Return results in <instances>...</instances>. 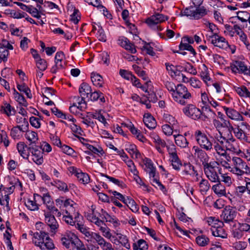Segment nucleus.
<instances>
[{
    "instance_id": "obj_5",
    "label": "nucleus",
    "mask_w": 250,
    "mask_h": 250,
    "mask_svg": "<svg viewBox=\"0 0 250 250\" xmlns=\"http://www.w3.org/2000/svg\"><path fill=\"white\" fill-rule=\"evenodd\" d=\"M217 162H210L208 165L203 167L204 171L207 178L212 182H220L219 176L215 169Z\"/></svg>"
},
{
    "instance_id": "obj_30",
    "label": "nucleus",
    "mask_w": 250,
    "mask_h": 250,
    "mask_svg": "<svg viewBox=\"0 0 250 250\" xmlns=\"http://www.w3.org/2000/svg\"><path fill=\"white\" fill-rule=\"evenodd\" d=\"M212 189L219 196H225L226 194L225 188L220 183L213 186Z\"/></svg>"
},
{
    "instance_id": "obj_34",
    "label": "nucleus",
    "mask_w": 250,
    "mask_h": 250,
    "mask_svg": "<svg viewBox=\"0 0 250 250\" xmlns=\"http://www.w3.org/2000/svg\"><path fill=\"white\" fill-rule=\"evenodd\" d=\"M68 7L69 8H71L72 9H74L73 13L71 15L70 20L75 24L78 23L81 19L79 10L76 9L75 7L71 4Z\"/></svg>"
},
{
    "instance_id": "obj_21",
    "label": "nucleus",
    "mask_w": 250,
    "mask_h": 250,
    "mask_svg": "<svg viewBox=\"0 0 250 250\" xmlns=\"http://www.w3.org/2000/svg\"><path fill=\"white\" fill-rule=\"evenodd\" d=\"M17 148L20 155L24 159H28L29 154V148L27 147L24 142H21L18 143Z\"/></svg>"
},
{
    "instance_id": "obj_15",
    "label": "nucleus",
    "mask_w": 250,
    "mask_h": 250,
    "mask_svg": "<svg viewBox=\"0 0 250 250\" xmlns=\"http://www.w3.org/2000/svg\"><path fill=\"white\" fill-rule=\"evenodd\" d=\"M227 141L224 146L225 149L236 152L238 150V146L235 139L232 137L231 132L227 133Z\"/></svg>"
},
{
    "instance_id": "obj_28",
    "label": "nucleus",
    "mask_w": 250,
    "mask_h": 250,
    "mask_svg": "<svg viewBox=\"0 0 250 250\" xmlns=\"http://www.w3.org/2000/svg\"><path fill=\"white\" fill-rule=\"evenodd\" d=\"M117 235L118 236V239L119 243L127 250H129L130 249V245L127 236L121 233H118Z\"/></svg>"
},
{
    "instance_id": "obj_23",
    "label": "nucleus",
    "mask_w": 250,
    "mask_h": 250,
    "mask_svg": "<svg viewBox=\"0 0 250 250\" xmlns=\"http://www.w3.org/2000/svg\"><path fill=\"white\" fill-rule=\"evenodd\" d=\"M143 121L148 128L153 129L155 128L156 122L154 118L150 115L147 114L146 116L145 115Z\"/></svg>"
},
{
    "instance_id": "obj_64",
    "label": "nucleus",
    "mask_w": 250,
    "mask_h": 250,
    "mask_svg": "<svg viewBox=\"0 0 250 250\" xmlns=\"http://www.w3.org/2000/svg\"><path fill=\"white\" fill-rule=\"evenodd\" d=\"M185 172L192 176H198V172L195 170L194 167L191 165L188 166L187 168L185 170Z\"/></svg>"
},
{
    "instance_id": "obj_61",
    "label": "nucleus",
    "mask_w": 250,
    "mask_h": 250,
    "mask_svg": "<svg viewBox=\"0 0 250 250\" xmlns=\"http://www.w3.org/2000/svg\"><path fill=\"white\" fill-rule=\"evenodd\" d=\"M133 67L139 76L142 77L144 80H146L147 79L145 71L142 70L140 67L136 64H134L133 65Z\"/></svg>"
},
{
    "instance_id": "obj_60",
    "label": "nucleus",
    "mask_w": 250,
    "mask_h": 250,
    "mask_svg": "<svg viewBox=\"0 0 250 250\" xmlns=\"http://www.w3.org/2000/svg\"><path fill=\"white\" fill-rule=\"evenodd\" d=\"M208 222L209 225L211 226V228H213V226H217L218 225H223V222L219 221L218 219H215V218L213 217H209L208 220Z\"/></svg>"
},
{
    "instance_id": "obj_4",
    "label": "nucleus",
    "mask_w": 250,
    "mask_h": 250,
    "mask_svg": "<svg viewBox=\"0 0 250 250\" xmlns=\"http://www.w3.org/2000/svg\"><path fill=\"white\" fill-rule=\"evenodd\" d=\"M194 137L197 144L202 149L206 151H211L213 149L212 143L201 130H196L194 132Z\"/></svg>"
},
{
    "instance_id": "obj_41",
    "label": "nucleus",
    "mask_w": 250,
    "mask_h": 250,
    "mask_svg": "<svg viewBox=\"0 0 250 250\" xmlns=\"http://www.w3.org/2000/svg\"><path fill=\"white\" fill-rule=\"evenodd\" d=\"M237 93L241 97H246L250 98V92L245 86L238 87L235 88Z\"/></svg>"
},
{
    "instance_id": "obj_16",
    "label": "nucleus",
    "mask_w": 250,
    "mask_h": 250,
    "mask_svg": "<svg viewBox=\"0 0 250 250\" xmlns=\"http://www.w3.org/2000/svg\"><path fill=\"white\" fill-rule=\"evenodd\" d=\"M45 221L50 228L52 232L55 231L59 227V224L54 215H51L50 212L44 213Z\"/></svg>"
},
{
    "instance_id": "obj_43",
    "label": "nucleus",
    "mask_w": 250,
    "mask_h": 250,
    "mask_svg": "<svg viewBox=\"0 0 250 250\" xmlns=\"http://www.w3.org/2000/svg\"><path fill=\"white\" fill-rule=\"evenodd\" d=\"M196 241L199 246L201 247H205L208 244L209 239L205 235H202L198 236L196 239Z\"/></svg>"
},
{
    "instance_id": "obj_29",
    "label": "nucleus",
    "mask_w": 250,
    "mask_h": 250,
    "mask_svg": "<svg viewBox=\"0 0 250 250\" xmlns=\"http://www.w3.org/2000/svg\"><path fill=\"white\" fill-rule=\"evenodd\" d=\"M197 7L193 14V18L195 19H199L208 14V10L204 6Z\"/></svg>"
},
{
    "instance_id": "obj_3",
    "label": "nucleus",
    "mask_w": 250,
    "mask_h": 250,
    "mask_svg": "<svg viewBox=\"0 0 250 250\" xmlns=\"http://www.w3.org/2000/svg\"><path fill=\"white\" fill-rule=\"evenodd\" d=\"M233 167L230 171L237 175L241 176L244 173L250 174V168L241 158L234 157L232 159Z\"/></svg>"
},
{
    "instance_id": "obj_10",
    "label": "nucleus",
    "mask_w": 250,
    "mask_h": 250,
    "mask_svg": "<svg viewBox=\"0 0 250 250\" xmlns=\"http://www.w3.org/2000/svg\"><path fill=\"white\" fill-rule=\"evenodd\" d=\"M209 39H211V42L215 46L221 48H227L229 44L226 39L219 36L217 34H214L209 36Z\"/></svg>"
},
{
    "instance_id": "obj_9",
    "label": "nucleus",
    "mask_w": 250,
    "mask_h": 250,
    "mask_svg": "<svg viewBox=\"0 0 250 250\" xmlns=\"http://www.w3.org/2000/svg\"><path fill=\"white\" fill-rule=\"evenodd\" d=\"M193 149L195 151V157L202 162L203 167L209 164V158L205 150L197 146H194Z\"/></svg>"
},
{
    "instance_id": "obj_51",
    "label": "nucleus",
    "mask_w": 250,
    "mask_h": 250,
    "mask_svg": "<svg viewBox=\"0 0 250 250\" xmlns=\"http://www.w3.org/2000/svg\"><path fill=\"white\" fill-rule=\"evenodd\" d=\"M65 65V62H55V64L52 66L50 71L52 73L56 74L59 70L64 69Z\"/></svg>"
},
{
    "instance_id": "obj_32",
    "label": "nucleus",
    "mask_w": 250,
    "mask_h": 250,
    "mask_svg": "<svg viewBox=\"0 0 250 250\" xmlns=\"http://www.w3.org/2000/svg\"><path fill=\"white\" fill-rule=\"evenodd\" d=\"M76 205V204L70 199H66L64 201L63 206L67 208L65 210L66 213L70 214L71 212H74L75 209L73 206Z\"/></svg>"
},
{
    "instance_id": "obj_36",
    "label": "nucleus",
    "mask_w": 250,
    "mask_h": 250,
    "mask_svg": "<svg viewBox=\"0 0 250 250\" xmlns=\"http://www.w3.org/2000/svg\"><path fill=\"white\" fill-rule=\"evenodd\" d=\"M133 212H136L139 210V207L134 200L127 197L125 203Z\"/></svg>"
},
{
    "instance_id": "obj_46",
    "label": "nucleus",
    "mask_w": 250,
    "mask_h": 250,
    "mask_svg": "<svg viewBox=\"0 0 250 250\" xmlns=\"http://www.w3.org/2000/svg\"><path fill=\"white\" fill-rule=\"evenodd\" d=\"M76 101L77 103H74L73 104V106H77V108H79L81 110H83L86 108V104L83 97H77L76 98Z\"/></svg>"
},
{
    "instance_id": "obj_55",
    "label": "nucleus",
    "mask_w": 250,
    "mask_h": 250,
    "mask_svg": "<svg viewBox=\"0 0 250 250\" xmlns=\"http://www.w3.org/2000/svg\"><path fill=\"white\" fill-rule=\"evenodd\" d=\"M42 199L43 203L46 205L47 208H52V205L53 204V201L49 194H44Z\"/></svg>"
},
{
    "instance_id": "obj_24",
    "label": "nucleus",
    "mask_w": 250,
    "mask_h": 250,
    "mask_svg": "<svg viewBox=\"0 0 250 250\" xmlns=\"http://www.w3.org/2000/svg\"><path fill=\"white\" fill-rule=\"evenodd\" d=\"M85 146L88 149V151H85V152L87 154H90L91 152H92L94 154H97L99 156H101L103 155L104 153L103 149L101 147L97 148L88 144H86Z\"/></svg>"
},
{
    "instance_id": "obj_11",
    "label": "nucleus",
    "mask_w": 250,
    "mask_h": 250,
    "mask_svg": "<svg viewBox=\"0 0 250 250\" xmlns=\"http://www.w3.org/2000/svg\"><path fill=\"white\" fill-rule=\"evenodd\" d=\"M80 217L81 219L83 218L82 216L80 215V214L78 212H76V215H75V219L77 223L75 225V226L78 230L84 235L85 239L87 240V239L89 238L92 232L89 230V228H87L82 223H80Z\"/></svg>"
},
{
    "instance_id": "obj_35",
    "label": "nucleus",
    "mask_w": 250,
    "mask_h": 250,
    "mask_svg": "<svg viewBox=\"0 0 250 250\" xmlns=\"http://www.w3.org/2000/svg\"><path fill=\"white\" fill-rule=\"evenodd\" d=\"M200 76L203 81L208 83V81H210L211 79L209 76L208 69L205 64H203L202 67V71L200 73Z\"/></svg>"
},
{
    "instance_id": "obj_58",
    "label": "nucleus",
    "mask_w": 250,
    "mask_h": 250,
    "mask_svg": "<svg viewBox=\"0 0 250 250\" xmlns=\"http://www.w3.org/2000/svg\"><path fill=\"white\" fill-rule=\"evenodd\" d=\"M26 207L31 210H36L39 209L38 205L35 201L28 200L25 203Z\"/></svg>"
},
{
    "instance_id": "obj_14",
    "label": "nucleus",
    "mask_w": 250,
    "mask_h": 250,
    "mask_svg": "<svg viewBox=\"0 0 250 250\" xmlns=\"http://www.w3.org/2000/svg\"><path fill=\"white\" fill-rule=\"evenodd\" d=\"M118 44L122 47L128 50L131 53L134 54L136 52L135 45L130 42L127 38L125 37H120L118 40Z\"/></svg>"
},
{
    "instance_id": "obj_48",
    "label": "nucleus",
    "mask_w": 250,
    "mask_h": 250,
    "mask_svg": "<svg viewBox=\"0 0 250 250\" xmlns=\"http://www.w3.org/2000/svg\"><path fill=\"white\" fill-rule=\"evenodd\" d=\"M250 15L247 11H238L237 12V16L235 17L242 22H246L249 19Z\"/></svg>"
},
{
    "instance_id": "obj_2",
    "label": "nucleus",
    "mask_w": 250,
    "mask_h": 250,
    "mask_svg": "<svg viewBox=\"0 0 250 250\" xmlns=\"http://www.w3.org/2000/svg\"><path fill=\"white\" fill-rule=\"evenodd\" d=\"M173 100L181 105H185L188 100L191 97L190 93L188 88L182 84H178L174 93H171Z\"/></svg>"
},
{
    "instance_id": "obj_49",
    "label": "nucleus",
    "mask_w": 250,
    "mask_h": 250,
    "mask_svg": "<svg viewBox=\"0 0 250 250\" xmlns=\"http://www.w3.org/2000/svg\"><path fill=\"white\" fill-rule=\"evenodd\" d=\"M3 110V112L5 113L7 116H9L15 113V109L11 107L10 104L8 103H4V105L1 106V110Z\"/></svg>"
},
{
    "instance_id": "obj_44",
    "label": "nucleus",
    "mask_w": 250,
    "mask_h": 250,
    "mask_svg": "<svg viewBox=\"0 0 250 250\" xmlns=\"http://www.w3.org/2000/svg\"><path fill=\"white\" fill-rule=\"evenodd\" d=\"M17 88L21 92H24L28 98L30 99L32 98L31 91L25 83H22L21 84H18Z\"/></svg>"
},
{
    "instance_id": "obj_7",
    "label": "nucleus",
    "mask_w": 250,
    "mask_h": 250,
    "mask_svg": "<svg viewBox=\"0 0 250 250\" xmlns=\"http://www.w3.org/2000/svg\"><path fill=\"white\" fill-rule=\"evenodd\" d=\"M168 19V17L163 14L157 13L146 20V22L150 27H156L157 29L160 27L157 24L165 21Z\"/></svg>"
},
{
    "instance_id": "obj_20",
    "label": "nucleus",
    "mask_w": 250,
    "mask_h": 250,
    "mask_svg": "<svg viewBox=\"0 0 250 250\" xmlns=\"http://www.w3.org/2000/svg\"><path fill=\"white\" fill-rule=\"evenodd\" d=\"M173 137L177 146L182 148H186L188 146V142L184 136L176 134H174Z\"/></svg>"
},
{
    "instance_id": "obj_62",
    "label": "nucleus",
    "mask_w": 250,
    "mask_h": 250,
    "mask_svg": "<svg viewBox=\"0 0 250 250\" xmlns=\"http://www.w3.org/2000/svg\"><path fill=\"white\" fill-rule=\"evenodd\" d=\"M54 185L61 190H63L65 192L68 191V188L66 184L61 181H55Z\"/></svg>"
},
{
    "instance_id": "obj_50",
    "label": "nucleus",
    "mask_w": 250,
    "mask_h": 250,
    "mask_svg": "<svg viewBox=\"0 0 250 250\" xmlns=\"http://www.w3.org/2000/svg\"><path fill=\"white\" fill-rule=\"evenodd\" d=\"M150 179L151 183L153 186L156 188H159L163 192L166 191L165 187L161 183L159 179L155 178V176L151 177Z\"/></svg>"
},
{
    "instance_id": "obj_33",
    "label": "nucleus",
    "mask_w": 250,
    "mask_h": 250,
    "mask_svg": "<svg viewBox=\"0 0 250 250\" xmlns=\"http://www.w3.org/2000/svg\"><path fill=\"white\" fill-rule=\"evenodd\" d=\"M104 239L101 236L99 233H95L92 232L89 238L87 239V241L88 242H90L91 243L96 242L99 244L102 241L104 240Z\"/></svg>"
},
{
    "instance_id": "obj_53",
    "label": "nucleus",
    "mask_w": 250,
    "mask_h": 250,
    "mask_svg": "<svg viewBox=\"0 0 250 250\" xmlns=\"http://www.w3.org/2000/svg\"><path fill=\"white\" fill-rule=\"evenodd\" d=\"M14 95L15 98L20 104H21L24 106L27 105L26 102L23 96L18 92L15 89H14Z\"/></svg>"
},
{
    "instance_id": "obj_6",
    "label": "nucleus",
    "mask_w": 250,
    "mask_h": 250,
    "mask_svg": "<svg viewBox=\"0 0 250 250\" xmlns=\"http://www.w3.org/2000/svg\"><path fill=\"white\" fill-rule=\"evenodd\" d=\"M183 112L186 116L194 120L199 119L202 115L201 111L192 104L187 105L183 108Z\"/></svg>"
},
{
    "instance_id": "obj_59",
    "label": "nucleus",
    "mask_w": 250,
    "mask_h": 250,
    "mask_svg": "<svg viewBox=\"0 0 250 250\" xmlns=\"http://www.w3.org/2000/svg\"><path fill=\"white\" fill-rule=\"evenodd\" d=\"M98 26V31L96 33V35L99 40L101 41L105 42L106 41V36L104 33V31L102 29V27L97 25Z\"/></svg>"
},
{
    "instance_id": "obj_13",
    "label": "nucleus",
    "mask_w": 250,
    "mask_h": 250,
    "mask_svg": "<svg viewBox=\"0 0 250 250\" xmlns=\"http://www.w3.org/2000/svg\"><path fill=\"white\" fill-rule=\"evenodd\" d=\"M32 154V160L38 165H41L43 163V152L41 150V148H38L37 146L35 147H29Z\"/></svg>"
},
{
    "instance_id": "obj_1",
    "label": "nucleus",
    "mask_w": 250,
    "mask_h": 250,
    "mask_svg": "<svg viewBox=\"0 0 250 250\" xmlns=\"http://www.w3.org/2000/svg\"><path fill=\"white\" fill-rule=\"evenodd\" d=\"M61 241L62 245L67 249L86 250L81 241L73 233L69 232L63 235Z\"/></svg>"
},
{
    "instance_id": "obj_42",
    "label": "nucleus",
    "mask_w": 250,
    "mask_h": 250,
    "mask_svg": "<svg viewBox=\"0 0 250 250\" xmlns=\"http://www.w3.org/2000/svg\"><path fill=\"white\" fill-rule=\"evenodd\" d=\"M225 135L227 136V133L225 134ZM214 138L217 141V142H215V143L220 145L223 146H225L226 143L227 141V136H223L222 133H221V131H219V133L216 134V135L214 136Z\"/></svg>"
},
{
    "instance_id": "obj_40",
    "label": "nucleus",
    "mask_w": 250,
    "mask_h": 250,
    "mask_svg": "<svg viewBox=\"0 0 250 250\" xmlns=\"http://www.w3.org/2000/svg\"><path fill=\"white\" fill-rule=\"evenodd\" d=\"M151 138L155 144V146H161L162 147H165L166 146V142L164 140L161 139L157 134L155 133L152 134Z\"/></svg>"
},
{
    "instance_id": "obj_17",
    "label": "nucleus",
    "mask_w": 250,
    "mask_h": 250,
    "mask_svg": "<svg viewBox=\"0 0 250 250\" xmlns=\"http://www.w3.org/2000/svg\"><path fill=\"white\" fill-rule=\"evenodd\" d=\"M47 235V233L42 231L35 232L32 238L33 243L35 246L40 248Z\"/></svg>"
},
{
    "instance_id": "obj_22",
    "label": "nucleus",
    "mask_w": 250,
    "mask_h": 250,
    "mask_svg": "<svg viewBox=\"0 0 250 250\" xmlns=\"http://www.w3.org/2000/svg\"><path fill=\"white\" fill-rule=\"evenodd\" d=\"M211 230L212 235L215 237H219L223 238L227 237V234L223 229L222 226H213V228L211 229Z\"/></svg>"
},
{
    "instance_id": "obj_19",
    "label": "nucleus",
    "mask_w": 250,
    "mask_h": 250,
    "mask_svg": "<svg viewBox=\"0 0 250 250\" xmlns=\"http://www.w3.org/2000/svg\"><path fill=\"white\" fill-rule=\"evenodd\" d=\"M224 109L230 119L235 121H244L243 116L236 110L227 107H224Z\"/></svg>"
},
{
    "instance_id": "obj_38",
    "label": "nucleus",
    "mask_w": 250,
    "mask_h": 250,
    "mask_svg": "<svg viewBox=\"0 0 250 250\" xmlns=\"http://www.w3.org/2000/svg\"><path fill=\"white\" fill-rule=\"evenodd\" d=\"M79 181L83 184H87L89 182L90 178L88 175L84 172H82L81 170L79 173H77L76 176Z\"/></svg>"
},
{
    "instance_id": "obj_45",
    "label": "nucleus",
    "mask_w": 250,
    "mask_h": 250,
    "mask_svg": "<svg viewBox=\"0 0 250 250\" xmlns=\"http://www.w3.org/2000/svg\"><path fill=\"white\" fill-rule=\"evenodd\" d=\"M25 137L30 142L29 145L36 143L38 140L37 133L34 131L28 132L25 134Z\"/></svg>"
},
{
    "instance_id": "obj_57",
    "label": "nucleus",
    "mask_w": 250,
    "mask_h": 250,
    "mask_svg": "<svg viewBox=\"0 0 250 250\" xmlns=\"http://www.w3.org/2000/svg\"><path fill=\"white\" fill-rule=\"evenodd\" d=\"M170 161L173 168L175 170H178L182 166V164L178 156L170 158Z\"/></svg>"
},
{
    "instance_id": "obj_63",
    "label": "nucleus",
    "mask_w": 250,
    "mask_h": 250,
    "mask_svg": "<svg viewBox=\"0 0 250 250\" xmlns=\"http://www.w3.org/2000/svg\"><path fill=\"white\" fill-rule=\"evenodd\" d=\"M213 148H214L216 153L219 155H224L226 153V150L225 149L224 146H223L220 145L215 143L214 146L213 147Z\"/></svg>"
},
{
    "instance_id": "obj_37",
    "label": "nucleus",
    "mask_w": 250,
    "mask_h": 250,
    "mask_svg": "<svg viewBox=\"0 0 250 250\" xmlns=\"http://www.w3.org/2000/svg\"><path fill=\"white\" fill-rule=\"evenodd\" d=\"M145 165L148 169H149V177H154L155 176L156 168L153 167L151 160L146 159L145 161Z\"/></svg>"
},
{
    "instance_id": "obj_18",
    "label": "nucleus",
    "mask_w": 250,
    "mask_h": 250,
    "mask_svg": "<svg viewBox=\"0 0 250 250\" xmlns=\"http://www.w3.org/2000/svg\"><path fill=\"white\" fill-rule=\"evenodd\" d=\"M14 3L20 6V8L27 12L30 13L33 17L39 19L41 18V16L39 14V11L36 8H31V6L29 7L22 3L15 1Z\"/></svg>"
},
{
    "instance_id": "obj_26",
    "label": "nucleus",
    "mask_w": 250,
    "mask_h": 250,
    "mask_svg": "<svg viewBox=\"0 0 250 250\" xmlns=\"http://www.w3.org/2000/svg\"><path fill=\"white\" fill-rule=\"evenodd\" d=\"M91 87L86 83H83L81 84L79 88V92L82 96L88 97V94L91 92Z\"/></svg>"
},
{
    "instance_id": "obj_39",
    "label": "nucleus",
    "mask_w": 250,
    "mask_h": 250,
    "mask_svg": "<svg viewBox=\"0 0 250 250\" xmlns=\"http://www.w3.org/2000/svg\"><path fill=\"white\" fill-rule=\"evenodd\" d=\"M232 131H233L235 136L238 139L245 141H248V137L242 129L239 127H237L235 129L233 128V130Z\"/></svg>"
},
{
    "instance_id": "obj_54",
    "label": "nucleus",
    "mask_w": 250,
    "mask_h": 250,
    "mask_svg": "<svg viewBox=\"0 0 250 250\" xmlns=\"http://www.w3.org/2000/svg\"><path fill=\"white\" fill-rule=\"evenodd\" d=\"M9 53V51L7 50L6 47L0 44V59H2L4 62H6Z\"/></svg>"
},
{
    "instance_id": "obj_52",
    "label": "nucleus",
    "mask_w": 250,
    "mask_h": 250,
    "mask_svg": "<svg viewBox=\"0 0 250 250\" xmlns=\"http://www.w3.org/2000/svg\"><path fill=\"white\" fill-rule=\"evenodd\" d=\"M36 65L37 68L41 71H43L46 70L47 67V64L46 61L42 58H40L36 61Z\"/></svg>"
},
{
    "instance_id": "obj_27",
    "label": "nucleus",
    "mask_w": 250,
    "mask_h": 250,
    "mask_svg": "<svg viewBox=\"0 0 250 250\" xmlns=\"http://www.w3.org/2000/svg\"><path fill=\"white\" fill-rule=\"evenodd\" d=\"M91 79L94 85L99 87L102 86L103 79L100 75L93 72L91 73Z\"/></svg>"
},
{
    "instance_id": "obj_25",
    "label": "nucleus",
    "mask_w": 250,
    "mask_h": 250,
    "mask_svg": "<svg viewBox=\"0 0 250 250\" xmlns=\"http://www.w3.org/2000/svg\"><path fill=\"white\" fill-rule=\"evenodd\" d=\"M54 245L52 240L50 238L47 234L45 239L43 241V243L42 244L40 248L42 250H49L54 248Z\"/></svg>"
},
{
    "instance_id": "obj_56",
    "label": "nucleus",
    "mask_w": 250,
    "mask_h": 250,
    "mask_svg": "<svg viewBox=\"0 0 250 250\" xmlns=\"http://www.w3.org/2000/svg\"><path fill=\"white\" fill-rule=\"evenodd\" d=\"M126 150L131 155H132V158H134V155L135 156V158H138L141 156L140 153L138 151L136 148V146L135 145L130 146L128 148H126Z\"/></svg>"
},
{
    "instance_id": "obj_12",
    "label": "nucleus",
    "mask_w": 250,
    "mask_h": 250,
    "mask_svg": "<svg viewBox=\"0 0 250 250\" xmlns=\"http://www.w3.org/2000/svg\"><path fill=\"white\" fill-rule=\"evenodd\" d=\"M231 69L233 72L243 73L247 75L250 73L249 68L245 65L244 62L241 61H235L231 65Z\"/></svg>"
},
{
    "instance_id": "obj_8",
    "label": "nucleus",
    "mask_w": 250,
    "mask_h": 250,
    "mask_svg": "<svg viewBox=\"0 0 250 250\" xmlns=\"http://www.w3.org/2000/svg\"><path fill=\"white\" fill-rule=\"evenodd\" d=\"M237 214L236 209L230 206L226 207L222 211L221 217L225 223L233 222Z\"/></svg>"
},
{
    "instance_id": "obj_31",
    "label": "nucleus",
    "mask_w": 250,
    "mask_h": 250,
    "mask_svg": "<svg viewBox=\"0 0 250 250\" xmlns=\"http://www.w3.org/2000/svg\"><path fill=\"white\" fill-rule=\"evenodd\" d=\"M179 49L180 50H188L194 56L196 55V53L193 47L190 44L186 42L181 41L179 45Z\"/></svg>"
},
{
    "instance_id": "obj_47",
    "label": "nucleus",
    "mask_w": 250,
    "mask_h": 250,
    "mask_svg": "<svg viewBox=\"0 0 250 250\" xmlns=\"http://www.w3.org/2000/svg\"><path fill=\"white\" fill-rule=\"evenodd\" d=\"M199 186L201 192H206L209 190L210 186L207 180L202 179Z\"/></svg>"
}]
</instances>
